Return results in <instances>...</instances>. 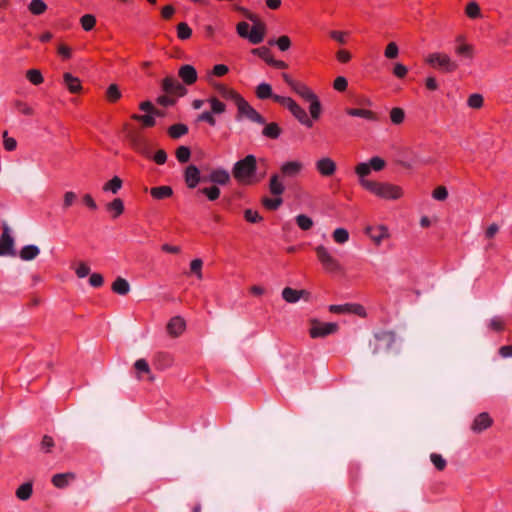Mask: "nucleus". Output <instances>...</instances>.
Listing matches in <instances>:
<instances>
[{"instance_id": "nucleus-8", "label": "nucleus", "mask_w": 512, "mask_h": 512, "mask_svg": "<svg viewBox=\"0 0 512 512\" xmlns=\"http://www.w3.org/2000/svg\"><path fill=\"white\" fill-rule=\"evenodd\" d=\"M338 330L337 323H321L318 320H312V327L309 329L311 338L326 337Z\"/></svg>"}, {"instance_id": "nucleus-58", "label": "nucleus", "mask_w": 512, "mask_h": 512, "mask_svg": "<svg viewBox=\"0 0 512 512\" xmlns=\"http://www.w3.org/2000/svg\"><path fill=\"white\" fill-rule=\"evenodd\" d=\"M473 46L470 45V44H467V43H462L460 45H458L455 49V52L460 55V56H464L466 58H472L473 57Z\"/></svg>"}, {"instance_id": "nucleus-44", "label": "nucleus", "mask_w": 512, "mask_h": 512, "mask_svg": "<svg viewBox=\"0 0 512 512\" xmlns=\"http://www.w3.org/2000/svg\"><path fill=\"white\" fill-rule=\"evenodd\" d=\"M377 342H383L386 349H389L395 341V335L390 331H383L375 335Z\"/></svg>"}, {"instance_id": "nucleus-15", "label": "nucleus", "mask_w": 512, "mask_h": 512, "mask_svg": "<svg viewBox=\"0 0 512 512\" xmlns=\"http://www.w3.org/2000/svg\"><path fill=\"white\" fill-rule=\"evenodd\" d=\"M185 328L186 323L181 316L172 317L166 326L167 333L174 338L180 336L185 331Z\"/></svg>"}, {"instance_id": "nucleus-20", "label": "nucleus", "mask_w": 512, "mask_h": 512, "mask_svg": "<svg viewBox=\"0 0 512 512\" xmlns=\"http://www.w3.org/2000/svg\"><path fill=\"white\" fill-rule=\"evenodd\" d=\"M345 113L351 117H361L371 122H377L380 119L376 112L364 108H345Z\"/></svg>"}, {"instance_id": "nucleus-33", "label": "nucleus", "mask_w": 512, "mask_h": 512, "mask_svg": "<svg viewBox=\"0 0 512 512\" xmlns=\"http://www.w3.org/2000/svg\"><path fill=\"white\" fill-rule=\"evenodd\" d=\"M121 97L122 93L117 84L113 83L107 87L105 92V98L109 103H116L121 99Z\"/></svg>"}, {"instance_id": "nucleus-17", "label": "nucleus", "mask_w": 512, "mask_h": 512, "mask_svg": "<svg viewBox=\"0 0 512 512\" xmlns=\"http://www.w3.org/2000/svg\"><path fill=\"white\" fill-rule=\"evenodd\" d=\"M178 76L181 78L184 84L193 85L197 79L198 74L194 66L190 64L182 65L178 70Z\"/></svg>"}, {"instance_id": "nucleus-53", "label": "nucleus", "mask_w": 512, "mask_h": 512, "mask_svg": "<svg viewBox=\"0 0 512 512\" xmlns=\"http://www.w3.org/2000/svg\"><path fill=\"white\" fill-rule=\"evenodd\" d=\"M80 24L85 31H91L96 25V18L92 14H85L80 18Z\"/></svg>"}, {"instance_id": "nucleus-18", "label": "nucleus", "mask_w": 512, "mask_h": 512, "mask_svg": "<svg viewBox=\"0 0 512 512\" xmlns=\"http://www.w3.org/2000/svg\"><path fill=\"white\" fill-rule=\"evenodd\" d=\"M253 26L251 28L248 40L252 44H259L263 41L266 34V25L264 22L259 19L256 22H253Z\"/></svg>"}, {"instance_id": "nucleus-10", "label": "nucleus", "mask_w": 512, "mask_h": 512, "mask_svg": "<svg viewBox=\"0 0 512 512\" xmlns=\"http://www.w3.org/2000/svg\"><path fill=\"white\" fill-rule=\"evenodd\" d=\"M161 89L168 95L182 97L186 95L187 89L173 76H166L161 82Z\"/></svg>"}, {"instance_id": "nucleus-43", "label": "nucleus", "mask_w": 512, "mask_h": 512, "mask_svg": "<svg viewBox=\"0 0 512 512\" xmlns=\"http://www.w3.org/2000/svg\"><path fill=\"white\" fill-rule=\"evenodd\" d=\"M27 80L33 85H40L44 82L42 72L39 69H29L26 71Z\"/></svg>"}, {"instance_id": "nucleus-37", "label": "nucleus", "mask_w": 512, "mask_h": 512, "mask_svg": "<svg viewBox=\"0 0 512 512\" xmlns=\"http://www.w3.org/2000/svg\"><path fill=\"white\" fill-rule=\"evenodd\" d=\"M255 93H256V96L261 100H265V99H269V98H272L274 100V97L276 96V94H273L272 87L268 83L259 84L256 87Z\"/></svg>"}, {"instance_id": "nucleus-57", "label": "nucleus", "mask_w": 512, "mask_h": 512, "mask_svg": "<svg viewBox=\"0 0 512 512\" xmlns=\"http://www.w3.org/2000/svg\"><path fill=\"white\" fill-rule=\"evenodd\" d=\"M467 104L470 108L480 109L484 104V98L478 93L471 94L468 97Z\"/></svg>"}, {"instance_id": "nucleus-13", "label": "nucleus", "mask_w": 512, "mask_h": 512, "mask_svg": "<svg viewBox=\"0 0 512 512\" xmlns=\"http://www.w3.org/2000/svg\"><path fill=\"white\" fill-rule=\"evenodd\" d=\"M204 176H201L199 168L194 165H188L184 170V181L189 189H194L200 182H203Z\"/></svg>"}, {"instance_id": "nucleus-45", "label": "nucleus", "mask_w": 512, "mask_h": 512, "mask_svg": "<svg viewBox=\"0 0 512 512\" xmlns=\"http://www.w3.org/2000/svg\"><path fill=\"white\" fill-rule=\"evenodd\" d=\"M465 14L471 19H477L481 17V9L476 1L469 2L465 7Z\"/></svg>"}, {"instance_id": "nucleus-2", "label": "nucleus", "mask_w": 512, "mask_h": 512, "mask_svg": "<svg viewBox=\"0 0 512 512\" xmlns=\"http://www.w3.org/2000/svg\"><path fill=\"white\" fill-rule=\"evenodd\" d=\"M364 189L385 200H397L403 196L400 186L387 182H365Z\"/></svg>"}, {"instance_id": "nucleus-7", "label": "nucleus", "mask_w": 512, "mask_h": 512, "mask_svg": "<svg viewBox=\"0 0 512 512\" xmlns=\"http://www.w3.org/2000/svg\"><path fill=\"white\" fill-rule=\"evenodd\" d=\"M284 82L302 99L309 100L315 93L303 82L294 80L289 74L282 73Z\"/></svg>"}, {"instance_id": "nucleus-5", "label": "nucleus", "mask_w": 512, "mask_h": 512, "mask_svg": "<svg viewBox=\"0 0 512 512\" xmlns=\"http://www.w3.org/2000/svg\"><path fill=\"white\" fill-rule=\"evenodd\" d=\"M235 105L237 106L238 110L237 119L245 116L255 123L265 124V118L258 111H256L242 96H240L239 99L235 102Z\"/></svg>"}, {"instance_id": "nucleus-3", "label": "nucleus", "mask_w": 512, "mask_h": 512, "mask_svg": "<svg viewBox=\"0 0 512 512\" xmlns=\"http://www.w3.org/2000/svg\"><path fill=\"white\" fill-rule=\"evenodd\" d=\"M274 101L286 107L302 125L308 128L313 127V122L308 117L306 111L300 105H298L294 99L291 97L276 95L274 97Z\"/></svg>"}, {"instance_id": "nucleus-29", "label": "nucleus", "mask_w": 512, "mask_h": 512, "mask_svg": "<svg viewBox=\"0 0 512 512\" xmlns=\"http://www.w3.org/2000/svg\"><path fill=\"white\" fill-rule=\"evenodd\" d=\"M355 173L359 177V183L364 188L365 182H373L372 180L366 179V177L371 173V168L367 162H362L356 165Z\"/></svg>"}, {"instance_id": "nucleus-51", "label": "nucleus", "mask_w": 512, "mask_h": 512, "mask_svg": "<svg viewBox=\"0 0 512 512\" xmlns=\"http://www.w3.org/2000/svg\"><path fill=\"white\" fill-rule=\"evenodd\" d=\"M177 37L180 40H187L192 36V29L186 22H180L177 27Z\"/></svg>"}, {"instance_id": "nucleus-56", "label": "nucleus", "mask_w": 512, "mask_h": 512, "mask_svg": "<svg viewBox=\"0 0 512 512\" xmlns=\"http://www.w3.org/2000/svg\"><path fill=\"white\" fill-rule=\"evenodd\" d=\"M270 45L276 44L281 51H287L291 47V40L287 35L280 36L277 40H270Z\"/></svg>"}, {"instance_id": "nucleus-60", "label": "nucleus", "mask_w": 512, "mask_h": 512, "mask_svg": "<svg viewBox=\"0 0 512 512\" xmlns=\"http://www.w3.org/2000/svg\"><path fill=\"white\" fill-rule=\"evenodd\" d=\"M244 219L249 223H259L263 220V217L258 213V211L246 209L244 210Z\"/></svg>"}, {"instance_id": "nucleus-26", "label": "nucleus", "mask_w": 512, "mask_h": 512, "mask_svg": "<svg viewBox=\"0 0 512 512\" xmlns=\"http://www.w3.org/2000/svg\"><path fill=\"white\" fill-rule=\"evenodd\" d=\"M150 195L155 200H164L173 195V189L167 185L152 187L150 189Z\"/></svg>"}, {"instance_id": "nucleus-59", "label": "nucleus", "mask_w": 512, "mask_h": 512, "mask_svg": "<svg viewBox=\"0 0 512 512\" xmlns=\"http://www.w3.org/2000/svg\"><path fill=\"white\" fill-rule=\"evenodd\" d=\"M333 239L336 243L343 244L349 239V233L345 228H337L333 232Z\"/></svg>"}, {"instance_id": "nucleus-6", "label": "nucleus", "mask_w": 512, "mask_h": 512, "mask_svg": "<svg viewBox=\"0 0 512 512\" xmlns=\"http://www.w3.org/2000/svg\"><path fill=\"white\" fill-rule=\"evenodd\" d=\"M318 261L327 272H337L341 269V265L335 259L324 245H318L315 248Z\"/></svg>"}, {"instance_id": "nucleus-63", "label": "nucleus", "mask_w": 512, "mask_h": 512, "mask_svg": "<svg viewBox=\"0 0 512 512\" xmlns=\"http://www.w3.org/2000/svg\"><path fill=\"white\" fill-rule=\"evenodd\" d=\"M399 54V48L398 45L395 42H390L384 51V55L388 59H395L398 57Z\"/></svg>"}, {"instance_id": "nucleus-55", "label": "nucleus", "mask_w": 512, "mask_h": 512, "mask_svg": "<svg viewBox=\"0 0 512 512\" xmlns=\"http://www.w3.org/2000/svg\"><path fill=\"white\" fill-rule=\"evenodd\" d=\"M296 223L299 228L304 231L310 230L313 226V220L305 214L298 215L296 217Z\"/></svg>"}, {"instance_id": "nucleus-41", "label": "nucleus", "mask_w": 512, "mask_h": 512, "mask_svg": "<svg viewBox=\"0 0 512 512\" xmlns=\"http://www.w3.org/2000/svg\"><path fill=\"white\" fill-rule=\"evenodd\" d=\"M33 493L32 483L26 482L20 485L16 490V496L20 500H28Z\"/></svg>"}, {"instance_id": "nucleus-25", "label": "nucleus", "mask_w": 512, "mask_h": 512, "mask_svg": "<svg viewBox=\"0 0 512 512\" xmlns=\"http://www.w3.org/2000/svg\"><path fill=\"white\" fill-rule=\"evenodd\" d=\"M214 88L224 99L232 100L234 103L241 96L236 90L229 88L228 86L222 83L215 84Z\"/></svg>"}, {"instance_id": "nucleus-36", "label": "nucleus", "mask_w": 512, "mask_h": 512, "mask_svg": "<svg viewBox=\"0 0 512 512\" xmlns=\"http://www.w3.org/2000/svg\"><path fill=\"white\" fill-rule=\"evenodd\" d=\"M269 190L273 195L280 196L284 193L285 187L279 180L278 174H273L269 181Z\"/></svg>"}, {"instance_id": "nucleus-49", "label": "nucleus", "mask_w": 512, "mask_h": 512, "mask_svg": "<svg viewBox=\"0 0 512 512\" xmlns=\"http://www.w3.org/2000/svg\"><path fill=\"white\" fill-rule=\"evenodd\" d=\"M134 367L135 369L137 370L138 373H146L148 374V380L150 382H153L155 380V377L153 375H151V370H150V367H149V364L148 362L145 360V359H138L135 363H134Z\"/></svg>"}, {"instance_id": "nucleus-39", "label": "nucleus", "mask_w": 512, "mask_h": 512, "mask_svg": "<svg viewBox=\"0 0 512 512\" xmlns=\"http://www.w3.org/2000/svg\"><path fill=\"white\" fill-rule=\"evenodd\" d=\"M220 193L221 191L217 185L203 187L197 190V194L205 195L209 201L217 200L220 197Z\"/></svg>"}, {"instance_id": "nucleus-11", "label": "nucleus", "mask_w": 512, "mask_h": 512, "mask_svg": "<svg viewBox=\"0 0 512 512\" xmlns=\"http://www.w3.org/2000/svg\"><path fill=\"white\" fill-rule=\"evenodd\" d=\"M14 239L10 235V228L6 223L2 225V234L0 236V256H15Z\"/></svg>"}, {"instance_id": "nucleus-27", "label": "nucleus", "mask_w": 512, "mask_h": 512, "mask_svg": "<svg viewBox=\"0 0 512 512\" xmlns=\"http://www.w3.org/2000/svg\"><path fill=\"white\" fill-rule=\"evenodd\" d=\"M75 479V474L73 472H67V473H58L53 475L51 482L52 484L59 488H65L70 480Z\"/></svg>"}, {"instance_id": "nucleus-1", "label": "nucleus", "mask_w": 512, "mask_h": 512, "mask_svg": "<svg viewBox=\"0 0 512 512\" xmlns=\"http://www.w3.org/2000/svg\"><path fill=\"white\" fill-rule=\"evenodd\" d=\"M257 171V159L249 154L237 161L232 168V176L241 184H252Z\"/></svg>"}, {"instance_id": "nucleus-47", "label": "nucleus", "mask_w": 512, "mask_h": 512, "mask_svg": "<svg viewBox=\"0 0 512 512\" xmlns=\"http://www.w3.org/2000/svg\"><path fill=\"white\" fill-rule=\"evenodd\" d=\"M282 202H283V200L281 197H276V198L263 197L261 200L262 205L267 210H270V211L277 210L281 206Z\"/></svg>"}, {"instance_id": "nucleus-64", "label": "nucleus", "mask_w": 512, "mask_h": 512, "mask_svg": "<svg viewBox=\"0 0 512 512\" xmlns=\"http://www.w3.org/2000/svg\"><path fill=\"white\" fill-rule=\"evenodd\" d=\"M430 459L437 470L443 471L446 468V460L440 454L432 453Z\"/></svg>"}, {"instance_id": "nucleus-14", "label": "nucleus", "mask_w": 512, "mask_h": 512, "mask_svg": "<svg viewBox=\"0 0 512 512\" xmlns=\"http://www.w3.org/2000/svg\"><path fill=\"white\" fill-rule=\"evenodd\" d=\"M230 174L223 168H217L210 172L208 176H204L203 183L211 182L214 185H227L230 182Z\"/></svg>"}, {"instance_id": "nucleus-4", "label": "nucleus", "mask_w": 512, "mask_h": 512, "mask_svg": "<svg viewBox=\"0 0 512 512\" xmlns=\"http://www.w3.org/2000/svg\"><path fill=\"white\" fill-rule=\"evenodd\" d=\"M425 63L444 73H452L458 69V64L445 53H431L425 58Z\"/></svg>"}, {"instance_id": "nucleus-48", "label": "nucleus", "mask_w": 512, "mask_h": 512, "mask_svg": "<svg viewBox=\"0 0 512 512\" xmlns=\"http://www.w3.org/2000/svg\"><path fill=\"white\" fill-rule=\"evenodd\" d=\"M390 120L394 125H400L405 120V111L400 107H394L390 110Z\"/></svg>"}, {"instance_id": "nucleus-52", "label": "nucleus", "mask_w": 512, "mask_h": 512, "mask_svg": "<svg viewBox=\"0 0 512 512\" xmlns=\"http://www.w3.org/2000/svg\"><path fill=\"white\" fill-rule=\"evenodd\" d=\"M211 105V112L213 114H222L226 110V105L221 102L217 97H210L207 100Z\"/></svg>"}, {"instance_id": "nucleus-12", "label": "nucleus", "mask_w": 512, "mask_h": 512, "mask_svg": "<svg viewBox=\"0 0 512 512\" xmlns=\"http://www.w3.org/2000/svg\"><path fill=\"white\" fill-rule=\"evenodd\" d=\"M329 311L336 314L352 313L359 317L365 318L367 316L366 309L361 304H350L346 303L343 305H330Z\"/></svg>"}, {"instance_id": "nucleus-31", "label": "nucleus", "mask_w": 512, "mask_h": 512, "mask_svg": "<svg viewBox=\"0 0 512 512\" xmlns=\"http://www.w3.org/2000/svg\"><path fill=\"white\" fill-rule=\"evenodd\" d=\"M111 289L116 294L126 295L130 291V285L126 279L117 277L112 283Z\"/></svg>"}, {"instance_id": "nucleus-62", "label": "nucleus", "mask_w": 512, "mask_h": 512, "mask_svg": "<svg viewBox=\"0 0 512 512\" xmlns=\"http://www.w3.org/2000/svg\"><path fill=\"white\" fill-rule=\"evenodd\" d=\"M55 446V442L53 438L49 435H44L41 443L40 448L44 453H50L52 451V448Z\"/></svg>"}, {"instance_id": "nucleus-46", "label": "nucleus", "mask_w": 512, "mask_h": 512, "mask_svg": "<svg viewBox=\"0 0 512 512\" xmlns=\"http://www.w3.org/2000/svg\"><path fill=\"white\" fill-rule=\"evenodd\" d=\"M299 290L291 287H285L282 290V297L288 303H296L300 299Z\"/></svg>"}, {"instance_id": "nucleus-9", "label": "nucleus", "mask_w": 512, "mask_h": 512, "mask_svg": "<svg viewBox=\"0 0 512 512\" xmlns=\"http://www.w3.org/2000/svg\"><path fill=\"white\" fill-rule=\"evenodd\" d=\"M127 138L129 140L131 147L136 152H138L139 154H141L145 157H148V158L150 157L151 149H150L149 142L147 141L146 138L141 136L139 133L131 132V131L128 133Z\"/></svg>"}, {"instance_id": "nucleus-21", "label": "nucleus", "mask_w": 512, "mask_h": 512, "mask_svg": "<svg viewBox=\"0 0 512 512\" xmlns=\"http://www.w3.org/2000/svg\"><path fill=\"white\" fill-rule=\"evenodd\" d=\"M63 83L67 90L72 94H79L83 90L81 80L69 72H65L63 74Z\"/></svg>"}, {"instance_id": "nucleus-22", "label": "nucleus", "mask_w": 512, "mask_h": 512, "mask_svg": "<svg viewBox=\"0 0 512 512\" xmlns=\"http://www.w3.org/2000/svg\"><path fill=\"white\" fill-rule=\"evenodd\" d=\"M303 169V164L299 161H288L281 165L280 172L283 177H296Z\"/></svg>"}, {"instance_id": "nucleus-50", "label": "nucleus", "mask_w": 512, "mask_h": 512, "mask_svg": "<svg viewBox=\"0 0 512 512\" xmlns=\"http://www.w3.org/2000/svg\"><path fill=\"white\" fill-rule=\"evenodd\" d=\"M177 160L181 163H187L191 157V150L188 146H179L175 151Z\"/></svg>"}, {"instance_id": "nucleus-40", "label": "nucleus", "mask_w": 512, "mask_h": 512, "mask_svg": "<svg viewBox=\"0 0 512 512\" xmlns=\"http://www.w3.org/2000/svg\"><path fill=\"white\" fill-rule=\"evenodd\" d=\"M123 181L120 177L114 176L111 180L106 182L103 185V191L105 192H112L113 194H116L122 187Z\"/></svg>"}, {"instance_id": "nucleus-19", "label": "nucleus", "mask_w": 512, "mask_h": 512, "mask_svg": "<svg viewBox=\"0 0 512 512\" xmlns=\"http://www.w3.org/2000/svg\"><path fill=\"white\" fill-rule=\"evenodd\" d=\"M492 424L493 419L490 417V415L487 412H482L475 417L471 425V429L476 433H480L491 427Z\"/></svg>"}, {"instance_id": "nucleus-16", "label": "nucleus", "mask_w": 512, "mask_h": 512, "mask_svg": "<svg viewBox=\"0 0 512 512\" xmlns=\"http://www.w3.org/2000/svg\"><path fill=\"white\" fill-rule=\"evenodd\" d=\"M336 169L335 161L329 157H323L316 162V170L324 177L332 176Z\"/></svg>"}, {"instance_id": "nucleus-38", "label": "nucleus", "mask_w": 512, "mask_h": 512, "mask_svg": "<svg viewBox=\"0 0 512 512\" xmlns=\"http://www.w3.org/2000/svg\"><path fill=\"white\" fill-rule=\"evenodd\" d=\"M131 119L137 122H140L144 128H151L156 125V120L154 115L152 114H132Z\"/></svg>"}, {"instance_id": "nucleus-42", "label": "nucleus", "mask_w": 512, "mask_h": 512, "mask_svg": "<svg viewBox=\"0 0 512 512\" xmlns=\"http://www.w3.org/2000/svg\"><path fill=\"white\" fill-rule=\"evenodd\" d=\"M28 10L33 15H42L47 10V5L43 0H32L28 5Z\"/></svg>"}, {"instance_id": "nucleus-35", "label": "nucleus", "mask_w": 512, "mask_h": 512, "mask_svg": "<svg viewBox=\"0 0 512 512\" xmlns=\"http://www.w3.org/2000/svg\"><path fill=\"white\" fill-rule=\"evenodd\" d=\"M167 133L172 139H179L188 133V126L183 123L173 124L168 128Z\"/></svg>"}, {"instance_id": "nucleus-30", "label": "nucleus", "mask_w": 512, "mask_h": 512, "mask_svg": "<svg viewBox=\"0 0 512 512\" xmlns=\"http://www.w3.org/2000/svg\"><path fill=\"white\" fill-rule=\"evenodd\" d=\"M265 127L262 130L263 136L269 139H278L282 133L281 127L276 122L264 124Z\"/></svg>"}, {"instance_id": "nucleus-34", "label": "nucleus", "mask_w": 512, "mask_h": 512, "mask_svg": "<svg viewBox=\"0 0 512 512\" xmlns=\"http://www.w3.org/2000/svg\"><path fill=\"white\" fill-rule=\"evenodd\" d=\"M39 253L40 250L36 245H26L20 250L19 256L22 260L30 261L36 258Z\"/></svg>"}, {"instance_id": "nucleus-28", "label": "nucleus", "mask_w": 512, "mask_h": 512, "mask_svg": "<svg viewBox=\"0 0 512 512\" xmlns=\"http://www.w3.org/2000/svg\"><path fill=\"white\" fill-rule=\"evenodd\" d=\"M106 210L112 212V218L116 219L124 213L125 207L121 198H115L106 204Z\"/></svg>"}, {"instance_id": "nucleus-32", "label": "nucleus", "mask_w": 512, "mask_h": 512, "mask_svg": "<svg viewBox=\"0 0 512 512\" xmlns=\"http://www.w3.org/2000/svg\"><path fill=\"white\" fill-rule=\"evenodd\" d=\"M307 102L310 103L309 106V112L311 115V118L313 120H318L322 113V105L318 98V96L315 94L313 97H311Z\"/></svg>"}, {"instance_id": "nucleus-61", "label": "nucleus", "mask_w": 512, "mask_h": 512, "mask_svg": "<svg viewBox=\"0 0 512 512\" xmlns=\"http://www.w3.org/2000/svg\"><path fill=\"white\" fill-rule=\"evenodd\" d=\"M202 266H203V262L199 258L192 260L190 263L191 273L195 274L199 280H201L203 278Z\"/></svg>"}, {"instance_id": "nucleus-23", "label": "nucleus", "mask_w": 512, "mask_h": 512, "mask_svg": "<svg viewBox=\"0 0 512 512\" xmlns=\"http://www.w3.org/2000/svg\"><path fill=\"white\" fill-rule=\"evenodd\" d=\"M365 232L377 245H379L383 239L389 237L388 229L384 225L376 227L368 226Z\"/></svg>"}, {"instance_id": "nucleus-54", "label": "nucleus", "mask_w": 512, "mask_h": 512, "mask_svg": "<svg viewBox=\"0 0 512 512\" xmlns=\"http://www.w3.org/2000/svg\"><path fill=\"white\" fill-rule=\"evenodd\" d=\"M251 53L263 59L267 64H269V59L273 56L271 50L266 46L253 48Z\"/></svg>"}, {"instance_id": "nucleus-24", "label": "nucleus", "mask_w": 512, "mask_h": 512, "mask_svg": "<svg viewBox=\"0 0 512 512\" xmlns=\"http://www.w3.org/2000/svg\"><path fill=\"white\" fill-rule=\"evenodd\" d=\"M173 362V356L167 352H158L153 358V366L158 370H164L171 367Z\"/></svg>"}]
</instances>
